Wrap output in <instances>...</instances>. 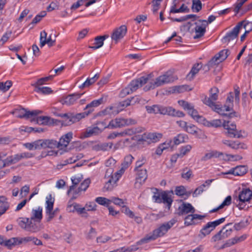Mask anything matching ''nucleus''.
Returning a JSON list of instances; mask_svg holds the SVG:
<instances>
[{
    "instance_id": "nucleus-54",
    "label": "nucleus",
    "mask_w": 252,
    "mask_h": 252,
    "mask_svg": "<svg viewBox=\"0 0 252 252\" xmlns=\"http://www.w3.org/2000/svg\"><path fill=\"white\" fill-rule=\"evenodd\" d=\"M249 223L248 220H242L239 223H235L234 225V228L236 230H240L248 226Z\"/></svg>"
},
{
    "instance_id": "nucleus-10",
    "label": "nucleus",
    "mask_w": 252,
    "mask_h": 252,
    "mask_svg": "<svg viewBox=\"0 0 252 252\" xmlns=\"http://www.w3.org/2000/svg\"><path fill=\"white\" fill-rule=\"evenodd\" d=\"M136 123L135 120L129 118H116L114 120H111L107 127H110L112 128L128 126L129 125H134Z\"/></svg>"
},
{
    "instance_id": "nucleus-40",
    "label": "nucleus",
    "mask_w": 252,
    "mask_h": 252,
    "mask_svg": "<svg viewBox=\"0 0 252 252\" xmlns=\"http://www.w3.org/2000/svg\"><path fill=\"white\" fill-rule=\"evenodd\" d=\"M19 245L18 237H13L9 239H6L4 246L9 249H12L14 247Z\"/></svg>"
},
{
    "instance_id": "nucleus-46",
    "label": "nucleus",
    "mask_w": 252,
    "mask_h": 252,
    "mask_svg": "<svg viewBox=\"0 0 252 252\" xmlns=\"http://www.w3.org/2000/svg\"><path fill=\"white\" fill-rule=\"evenodd\" d=\"M198 18V16L195 14H189L185 16L181 17L179 18H171V20L173 22H182L183 21H185L189 19L193 18V21L195 20L196 18Z\"/></svg>"
},
{
    "instance_id": "nucleus-19",
    "label": "nucleus",
    "mask_w": 252,
    "mask_h": 252,
    "mask_svg": "<svg viewBox=\"0 0 252 252\" xmlns=\"http://www.w3.org/2000/svg\"><path fill=\"white\" fill-rule=\"evenodd\" d=\"M195 211L194 208L189 203L183 202L177 209V214L183 216L189 213H194Z\"/></svg>"
},
{
    "instance_id": "nucleus-23",
    "label": "nucleus",
    "mask_w": 252,
    "mask_h": 252,
    "mask_svg": "<svg viewBox=\"0 0 252 252\" xmlns=\"http://www.w3.org/2000/svg\"><path fill=\"white\" fill-rule=\"evenodd\" d=\"M126 26L122 25L113 32L111 38L112 39L117 41L118 39L122 38L126 35Z\"/></svg>"
},
{
    "instance_id": "nucleus-1",
    "label": "nucleus",
    "mask_w": 252,
    "mask_h": 252,
    "mask_svg": "<svg viewBox=\"0 0 252 252\" xmlns=\"http://www.w3.org/2000/svg\"><path fill=\"white\" fill-rule=\"evenodd\" d=\"M177 221L175 218L162 224L159 227L155 229L151 233L146 235L143 238L137 242L138 245H142L156 240L158 237L163 236Z\"/></svg>"
},
{
    "instance_id": "nucleus-13",
    "label": "nucleus",
    "mask_w": 252,
    "mask_h": 252,
    "mask_svg": "<svg viewBox=\"0 0 252 252\" xmlns=\"http://www.w3.org/2000/svg\"><path fill=\"white\" fill-rule=\"evenodd\" d=\"M244 21H241L232 29V31L227 32L226 35L222 38L221 41L223 43L228 44L229 42L237 38L239 32Z\"/></svg>"
},
{
    "instance_id": "nucleus-8",
    "label": "nucleus",
    "mask_w": 252,
    "mask_h": 252,
    "mask_svg": "<svg viewBox=\"0 0 252 252\" xmlns=\"http://www.w3.org/2000/svg\"><path fill=\"white\" fill-rule=\"evenodd\" d=\"M230 54L228 49H224L220 51L216 54L204 67V69L207 68V70L210 69V67L215 65L224 61Z\"/></svg>"
},
{
    "instance_id": "nucleus-49",
    "label": "nucleus",
    "mask_w": 252,
    "mask_h": 252,
    "mask_svg": "<svg viewBox=\"0 0 252 252\" xmlns=\"http://www.w3.org/2000/svg\"><path fill=\"white\" fill-rule=\"evenodd\" d=\"M134 158L131 155L126 156L124 159V161L122 163L121 166L124 167V168H127L131 164Z\"/></svg>"
},
{
    "instance_id": "nucleus-32",
    "label": "nucleus",
    "mask_w": 252,
    "mask_h": 252,
    "mask_svg": "<svg viewBox=\"0 0 252 252\" xmlns=\"http://www.w3.org/2000/svg\"><path fill=\"white\" fill-rule=\"evenodd\" d=\"M223 144L231 147L233 149H238L239 148L242 149L246 148V145L244 143H241L237 141H231L227 140L222 141Z\"/></svg>"
},
{
    "instance_id": "nucleus-2",
    "label": "nucleus",
    "mask_w": 252,
    "mask_h": 252,
    "mask_svg": "<svg viewBox=\"0 0 252 252\" xmlns=\"http://www.w3.org/2000/svg\"><path fill=\"white\" fill-rule=\"evenodd\" d=\"M252 198V191L250 189H243L238 196H233V203L239 210H243L247 202H250Z\"/></svg>"
},
{
    "instance_id": "nucleus-28",
    "label": "nucleus",
    "mask_w": 252,
    "mask_h": 252,
    "mask_svg": "<svg viewBox=\"0 0 252 252\" xmlns=\"http://www.w3.org/2000/svg\"><path fill=\"white\" fill-rule=\"evenodd\" d=\"M106 100V98H104V96H102L101 98L98 99L94 100L92 101L91 103L88 104L85 108H84V110L86 111H91V113H92L94 110V107H96L100 105V104L105 102Z\"/></svg>"
},
{
    "instance_id": "nucleus-11",
    "label": "nucleus",
    "mask_w": 252,
    "mask_h": 252,
    "mask_svg": "<svg viewBox=\"0 0 252 252\" xmlns=\"http://www.w3.org/2000/svg\"><path fill=\"white\" fill-rule=\"evenodd\" d=\"M19 225L22 228L32 233L37 232L40 230L39 226L29 218H22L19 221Z\"/></svg>"
},
{
    "instance_id": "nucleus-42",
    "label": "nucleus",
    "mask_w": 252,
    "mask_h": 252,
    "mask_svg": "<svg viewBox=\"0 0 252 252\" xmlns=\"http://www.w3.org/2000/svg\"><path fill=\"white\" fill-rule=\"evenodd\" d=\"M40 139L35 141L32 143H26L24 144V146L29 150H40Z\"/></svg>"
},
{
    "instance_id": "nucleus-31",
    "label": "nucleus",
    "mask_w": 252,
    "mask_h": 252,
    "mask_svg": "<svg viewBox=\"0 0 252 252\" xmlns=\"http://www.w3.org/2000/svg\"><path fill=\"white\" fill-rule=\"evenodd\" d=\"M202 67V64L201 63H195L192 67L190 72L187 75V79L189 80H192Z\"/></svg>"
},
{
    "instance_id": "nucleus-5",
    "label": "nucleus",
    "mask_w": 252,
    "mask_h": 252,
    "mask_svg": "<svg viewBox=\"0 0 252 252\" xmlns=\"http://www.w3.org/2000/svg\"><path fill=\"white\" fill-rule=\"evenodd\" d=\"M150 76L151 75H148L132 80L127 87L121 91V96H125L136 91L139 87H142L148 82Z\"/></svg>"
},
{
    "instance_id": "nucleus-37",
    "label": "nucleus",
    "mask_w": 252,
    "mask_h": 252,
    "mask_svg": "<svg viewBox=\"0 0 252 252\" xmlns=\"http://www.w3.org/2000/svg\"><path fill=\"white\" fill-rule=\"evenodd\" d=\"M9 204L4 196H0V213L3 214L9 209Z\"/></svg>"
},
{
    "instance_id": "nucleus-63",
    "label": "nucleus",
    "mask_w": 252,
    "mask_h": 252,
    "mask_svg": "<svg viewBox=\"0 0 252 252\" xmlns=\"http://www.w3.org/2000/svg\"><path fill=\"white\" fill-rule=\"evenodd\" d=\"M49 118L47 116H40L36 118V123L43 125H47L49 123Z\"/></svg>"
},
{
    "instance_id": "nucleus-38",
    "label": "nucleus",
    "mask_w": 252,
    "mask_h": 252,
    "mask_svg": "<svg viewBox=\"0 0 252 252\" xmlns=\"http://www.w3.org/2000/svg\"><path fill=\"white\" fill-rule=\"evenodd\" d=\"M42 209L39 207L37 210L32 209V216L30 219L40 222L42 218Z\"/></svg>"
},
{
    "instance_id": "nucleus-12",
    "label": "nucleus",
    "mask_w": 252,
    "mask_h": 252,
    "mask_svg": "<svg viewBox=\"0 0 252 252\" xmlns=\"http://www.w3.org/2000/svg\"><path fill=\"white\" fill-rule=\"evenodd\" d=\"M113 170L112 168L108 169L105 173L104 178L107 180V182L104 187V188L107 190H112L117 182L119 180L116 174H112Z\"/></svg>"
},
{
    "instance_id": "nucleus-59",
    "label": "nucleus",
    "mask_w": 252,
    "mask_h": 252,
    "mask_svg": "<svg viewBox=\"0 0 252 252\" xmlns=\"http://www.w3.org/2000/svg\"><path fill=\"white\" fill-rule=\"evenodd\" d=\"M110 200L111 203L113 202L116 205L122 207V208H123V206H126L124 205V202L123 199L118 197H110Z\"/></svg>"
},
{
    "instance_id": "nucleus-44",
    "label": "nucleus",
    "mask_w": 252,
    "mask_h": 252,
    "mask_svg": "<svg viewBox=\"0 0 252 252\" xmlns=\"http://www.w3.org/2000/svg\"><path fill=\"white\" fill-rule=\"evenodd\" d=\"M137 172V179L144 182L147 178L148 175L146 169H140L135 170Z\"/></svg>"
},
{
    "instance_id": "nucleus-14",
    "label": "nucleus",
    "mask_w": 252,
    "mask_h": 252,
    "mask_svg": "<svg viewBox=\"0 0 252 252\" xmlns=\"http://www.w3.org/2000/svg\"><path fill=\"white\" fill-rule=\"evenodd\" d=\"M142 127H133L131 128L126 129L121 132H114L110 133L108 136V139H114L118 136H124L126 135H132L136 133H140L143 131Z\"/></svg>"
},
{
    "instance_id": "nucleus-4",
    "label": "nucleus",
    "mask_w": 252,
    "mask_h": 252,
    "mask_svg": "<svg viewBox=\"0 0 252 252\" xmlns=\"http://www.w3.org/2000/svg\"><path fill=\"white\" fill-rule=\"evenodd\" d=\"M175 78L173 76V72L169 70L166 72L162 75H160L157 78L155 81L150 82V86H146L144 90L145 91L153 89L156 87L162 86L165 84L169 83L174 81Z\"/></svg>"
},
{
    "instance_id": "nucleus-62",
    "label": "nucleus",
    "mask_w": 252,
    "mask_h": 252,
    "mask_svg": "<svg viewBox=\"0 0 252 252\" xmlns=\"http://www.w3.org/2000/svg\"><path fill=\"white\" fill-rule=\"evenodd\" d=\"M192 148V147L190 145H187L185 146H183L180 149V155L181 157L186 155L187 153L190 152Z\"/></svg>"
},
{
    "instance_id": "nucleus-43",
    "label": "nucleus",
    "mask_w": 252,
    "mask_h": 252,
    "mask_svg": "<svg viewBox=\"0 0 252 252\" xmlns=\"http://www.w3.org/2000/svg\"><path fill=\"white\" fill-rule=\"evenodd\" d=\"M166 115L178 117H183L185 116L183 112L178 110L176 111L171 107H167V114Z\"/></svg>"
},
{
    "instance_id": "nucleus-22",
    "label": "nucleus",
    "mask_w": 252,
    "mask_h": 252,
    "mask_svg": "<svg viewBox=\"0 0 252 252\" xmlns=\"http://www.w3.org/2000/svg\"><path fill=\"white\" fill-rule=\"evenodd\" d=\"M247 172V167L244 165H240L232 168L230 169L228 172H222V174L224 175L232 174L235 176H242L245 174Z\"/></svg>"
},
{
    "instance_id": "nucleus-57",
    "label": "nucleus",
    "mask_w": 252,
    "mask_h": 252,
    "mask_svg": "<svg viewBox=\"0 0 252 252\" xmlns=\"http://www.w3.org/2000/svg\"><path fill=\"white\" fill-rule=\"evenodd\" d=\"M129 100L130 101L131 105H134L136 103L142 104L144 103L145 101V100L138 95L131 97L130 98H129Z\"/></svg>"
},
{
    "instance_id": "nucleus-27",
    "label": "nucleus",
    "mask_w": 252,
    "mask_h": 252,
    "mask_svg": "<svg viewBox=\"0 0 252 252\" xmlns=\"http://www.w3.org/2000/svg\"><path fill=\"white\" fill-rule=\"evenodd\" d=\"M205 216L200 215L198 214H191L186 216L185 218V224L186 226H189L193 224H195V220H202L205 218Z\"/></svg>"
},
{
    "instance_id": "nucleus-61",
    "label": "nucleus",
    "mask_w": 252,
    "mask_h": 252,
    "mask_svg": "<svg viewBox=\"0 0 252 252\" xmlns=\"http://www.w3.org/2000/svg\"><path fill=\"white\" fill-rule=\"evenodd\" d=\"M91 183V180L88 178L85 179L82 183H81L80 187L78 188L79 190L82 191H86L89 187Z\"/></svg>"
},
{
    "instance_id": "nucleus-15",
    "label": "nucleus",
    "mask_w": 252,
    "mask_h": 252,
    "mask_svg": "<svg viewBox=\"0 0 252 252\" xmlns=\"http://www.w3.org/2000/svg\"><path fill=\"white\" fill-rule=\"evenodd\" d=\"M198 22H194L195 27L194 28L195 35L193 36L194 39H198L203 36L206 32V27L207 25V22L205 20H199Z\"/></svg>"
},
{
    "instance_id": "nucleus-53",
    "label": "nucleus",
    "mask_w": 252,
    "mask_h": 252,
    "mask_svg": "<svg viewBox=\"0 0 252 252\" xmlns=\"http://www.w3.org/2000/svg\"><path fill=\"white\" fill-rule=\"evenodd\" d=\"M12 85L11 81H7L5 83L0 82V91L6 92L11 87Z\"/></svg>"
},
{
    "instance_id": "nucleus-52",
    "label": "nucleus",
    "mask_w": 252,
    "mask_h": 252,
    "mask_svg": "<svg viewBox=\"0 0 252 252\" xmlns=\"http://www.w3.org/2000/svg\"><path fill=\"white\" fill-rule=\"evenodd\" d=\"M34 91L38 93L49 94L52 92V90L49 87L40 86L35 88Z\"/></svg>"
},
{
    "instance_id": "nucleus-18",
    "label": "nucleus",
    "mask_w": 252,
    "mask_h": 252,
    "mask_svg": "<svg viewBox=\"0 0 252 252\" xmlns=\"http://www.w3.org/2000/svg\"><path fill=\"white\" fill-rule=\"evenodd\" d=\"M83 94V93H74L70 94L66 96L63 97L60 101L63 105H66L68 106L73 105L76 102L77 100L81 97Z\"/></svg>"
},
{
    "instance_id": "nucleus-33",
    "label": "nucleus",
    "mask_w": 252,
    "mask_h": 252,
    "mask_svg": "<svg viewBox=\"0 0 252 252\" xmlns=\"http://www.w3.org/2000/svg\"><path fill=\"white\" fill-rule=\"evenodd\" d=\"M178 3H173V5L170 8V13H181V12H189V9L188 7L187 6L185 5V4H182L181 7L179 8H177Z\"/></svg>"
},
{
    "instance_id": "nucleus-26",
    "label": "nucleus",
    "mask_w": 252,
    "mask_h": 252,
    "mask_svg": "<svg viewBox=\"0 0 252 252\" xmlns=\"http://www.w3.org/2000/svg\"><path fill=\"white\" fill-rule=\"evenodd\" d=\"M72 132H69L63 135L60 138V140L58 142L60 149H62L63 148H66L68 146V144L72 138Z\"/></svg>"
},
{
    "instance_id": "nucleus-50",
    "label": "nucleus",
    "mask_w": 252,
    "mask_h": 252,
    "mask_svg": "<svg viewBox=\"0 0 252 252\" xmlns=\"http://www.w3.org/2000/svg\"><path fill=\"white\" fill-rule=\"evenodd\" d=\"M187 139V135L183 134H179L174 138V143L175 145H179L180 143L186 142Z\"/></svg>"
},
{
    "instance_id": "nucleus-60",
    "label": "nucleus",
    "mask_w": 252,
    "mask_h": 252,
    "mask_svg": "<svg viewBox=\"0 0 252 252\" xmlns=\"http://www.w3.org/2000/svg\"><path fill=\"white\" fill-rule=\"evenodd\" d=\"M146 162V159L145 157H140L136 162L135 163V167L134 168V170H138L141 169V167L144 165Z\"/></svg>"
},
{
    "instance_id": "nucleus-36",
    "label": "nucleus",
    "mask_w": 252,
    "mask_h": 252,
    "mask_svg": "<svg viewBox=\"0 0 252 252\" xmlns=\"http://www.w3.org/2000/svg\"><path fill=\"white\" fill-rule=\"evenodd\" d=\"M108 35H103V36H96L94 38V46H90L89 48L93 49V50H96L98 49L102 46L103 45V41L106 39V37H108Z\"/></svg>"
},
{
    "instance_id": "nucleus-55",
    "label": "nucleus",
    "mask_w": 252,
    "mask_h": 252,
    "mask_svg": "<svg viewBox=\"0 0 252 252\" xmlns=\"http://www.w3.org/2000/svg\"><path fill=\"white\" fill-rule=\"evenodd\" d=\"M248 0H237V1L234 4V11L235 14L239 13L243 5Z\"/></svg>"
},
{
    "instance_id": "nucleus-51",
    "label": "nucleus",
    "mask_w": 252,
    "mask_h": 252,
    "mask_svg": "<svg viewBox=\"0 0 252 252\" xmlns=\"http://www.w3.org/2000/svg\"><path fill=\"white\" fill-rule=\"evenodd\" d=\"M113 143H102L97 145V150L101 151H108L111 149L112 147Z\"/></svg>"
},
{
    "instance_id": "nucleus-17",
    "label": "nucleus",
    "mask_w": 252,
    "mask_h": 252,
    "mask_svg": "<svg viewBox=\"0 0 252 252\" xmlns=\"http://www.w3.org/2000/svg\"><path fill=\"white\" fill-rule=\"evenodd\" d=\"M232 224V223H228L225 225L219 231L217 234L212 237V240L216 242L221 239H223L228 237L232 233V229L231 228L226 229L229 225Z\"/></svg>"
},
{
    "instance_id": "nucleus-34",
    "label": "nucleus",
    "mask_w": 252,
    "mask_h": 252,
    "mask_svg": "<svg viewBox=\"0 0 252 252\" xmlns=\"http://www.w3.org/2000/svg\"><path fill=\"white\" fill-rule=\"evenodd\" d=\"M161 203L166 204L168 209H170L173 202V199L168 193L164 191L161 193Z\"/></svg>"
},
{
    "instance_id": "nucleus-41",
    "label": "nucleus",
    "mask_w": 252,
    "mask_h": 252,
    "mask_svg": "<svg viewBox=\"0 0 252 252\" xmlns=\"http://www.w3.org/2000/svg\"><path fill=\"white\" fill-rule=\"evenodd\" d=\"M83 179L82 175L80 176H74L71 177V180L72 183V185L70 186L69 189L67 191V194H69L70 192L75 189V186L78 185Z\"/></svg>"
},
{
    "instance_id": "nucleus-35",
    "label": "nucleus",
    "mask_w": 252,
    "mask_h": 252,
    "mask_svg": "<svg viewBox=\"0 0 252 252\" xmlns=\"http://www.w3.org/2000/svg\"><path fill=\"white\" fill-rule=\"evenodd\" d=\"M68 208L70 209L69 212H74L76 211L79 214H83L86 213V207H81V205L76 203L68 205Z\"/></svg>"
},
{
    "instance_id": "nucleus-29",
    "label": "nucleus",
    "mask_w": 252,
    "mask_h": 252,
    "mask_svg": "<svg viewBox=\"0 0 252 252\" xmlns=\"http://www.w3.org/2000/svg\"><path fill=\"white\" fill-rule=\"evenodd\" d=\"M21 160L19 154L14 155V156H10L6 158V161L4 162H1V164L0 167H4L6 166L12 164H15Z\"/></svg>"
},
{
    "instance_id": "nucleus-45",
    "label": "nucleus",
    "mask_w": 252,
    "mask_h": 252,
    "mask_svg": "<svg viewBox=\"0 0 252 252\" xmlns=\"http://www.w3.org/2000/svg\"><path fill=\"white\" fill-rule=\"evenodd\" d=\"M46 199V212H49L51 210H53V209L54 199L52 198L51 194H49L47 195Z\"/></svg>"
},
{
    "instance_id": "nucleus-58",
    "label": "nucleus",
    "mask_w": 252,
    "mask_h": 252,
    "mask_svg": "<svg viewBox=\"0 0 252 252\" xmlns=\"http://www.w3.org/2000/svg\"><path fill=\"white\" fill-rule=\"evenodd\" d=\"M192 174V171L188 168L186 167L183 169L181 176L183 178L188 180L190 178Z\"/></svg>"
},
{
    "instance_id": "nucleus-30",
    "label": "nucleus",
    "mask_w": 252,
    "mask_h": 252,
    "mask_svg": "<svg viewBox=\"0 0 252 252\" xmlns=\"http://www.w3.org/2000/svg\"><path fill=\"white\" fill-rule=\"evenodd\" d=\"M188 114L197 122L201 124H205L204 121H205L204 118L198 114V112L193 108L192 106L188 110Z\"/></svg>"
},
{
    "instance_id": "nucleus-7",
    "label": "nucleus",
    "mask_w": 252,
    "mask_h": 252,
    "mask_svg": "<svg viewBox=\"0 0 252 252\" xmlns=\"http://www.w3.org/2000/svg\"><path fill=\"white\" fill-rule=\"evenodd\" d=\"M42 111L39 110H33L32 111H28L27 109L21 108L19 109H16L13 111L11 112V114H15L16 117L19 118H25L28 119L30 118H32L31 121H34V118L38 114L41 113Z\"/></svg>"
},
{
    "instance_id": "nucleus-6",
    "label": "nucleus",
    "mask_w": 252,
    "mask_h": 252,
    "mask_svg": "<svg viewBox=\"0 0 252 252\" xmlns=\"http://www.w3.org/2000/svg\"><path fill=\"white\" fill-rule=\"evenodd\" d=\"M225 220V218H221L215 221L208 222L200 230L199 236L202 238L209 235L217 226L223 223Z\"/></svg>"
},
{
    "instance_id": "nucleus-56",
    "label": "nucleus",
    "mask_w": 252,
    "mask_h": 252,
    "mask_svg": "<svg viewBox=\"0 0 252 252\" xmlns=\"http://www.w3.org/2000/svg\"><path fill=\"white\" fill-rule=\"evenodd\" d=\"M247 238V235L244 234L240 237H235L230 239V242L231 243L232 245H233L239 242L244 241Z\"/></svg>"
},
{
    "instance_id": "nucleus-39",
    "label": "nucleus",
    "mask_w": 252,
    "mask_h": 252,
    "mask_svg": "<svg viewBox=\"0 0 252 252\" xmlns=\"http://www.w3.org/2000/svg\"><path fill=\"white\" fill-rule=\"evenodd\" d=\"M101 132V130L98 126L90 127L84 133V137H89L93 135L97 134Z\"/></svg>"
},
{
    "instance_id": "nucleus-48",
    "label": "nucleus",
    "mask_w": 252,
    "mask_h": 252,
    "mask_svg": "<svg viewBox=\"0 0 252 252\" xmlns=\"http://www.w3.org/2000/svg\"><path fill=\"white\" fill-rule=\"evenodd\" d=\"M191 9L193 12H198L202 7V5L200 0H192Z\"/></svg>"
},
{
    "instance_id": "nucleus-47",
    "label": "nucleus",
    "mask_w": 252,
    "mask_h": 252,
    "mask_svg": "<svg viewBox=\"0 0 252 252\" xmlns=\"http://www.w3.org/2000/svg\"><path fill=\"white\" fill-rule=\"evenodd\" d=\"M95 200L98 204L107 207V208L111 204L110 198L108 199L103 197H98L95 198Z\"/></svg>"
},
{
    "instance_id": "nucleus-21",
    "label": "nucleus",
    "mask_w": 252,
    "mask_h": 252,
    "mask_svg": "<svg viewBox=\"0 0 252 252\" xmlns=\"http://www.w3.org/2000/svg\"><path fill=\"white\" fill-rule=\"evenodd\" d=\"M167 107L158 105H154L153 106H146V109L148 113L166 115L167 114Z\"/></svg>"
},
{
    "instance_id": "nucleus-9",
    "label": "nucleus",
    "mask_w": 252,
    "mask_h": 252,
    "mask_svg": "<svg viewBox=\"0 0 252 252\" xmlns=\"http://www.w3.org/2000/svg\"><path fill=\"white\" fill-rule=\"evenodd\" d=\"M91 114V111H85L79 113H68V120H63L62 125L64 126H69L73 123L79 122L80 120L85 118Z\"/></svg>"
},
{
    "instance_id": "nucleus-20",
    "label": "nucleus",
    "mask_w": 252,
    "mask_h": 252,
    "mask_svg": "<svg viewBox=\"0 0 252 252\" xmlns=\"http://www.w3.org/2000/svg\"><path fill=\"white\" fill-rule=\"evenodd\" d=\"M162 137V134L160 133H144L141 138H139L138 140L139 141H145L148 143H155L157 142Z\"/></svg>"
},
{
    "instance_id": "nucleus-64",
    "label": "nucleus",
    "mask_w": 252,
    "mask_h": 252,
    "mask_svg": "<svg viewBox=\"0 0 252 252\" xmlns=\"http://www.w3.org/2000/svg\"><path fill=\"white\" fill-rule=\"evenodd\" d=\"M185 131L192 134H196L197 133V128L194 125L190 124L187 125Z\"/></svg>"
},
{
    "instance_id": "nucleus-25",
    "label": "nucleus",
    "mask_w": 252,
    "mask_h": 252,
    "mask_svg": "<svg viewBox=\"0 0 252 252\" xmlns=\"http://www.w3.org/2000/svg\"><path fill=\"white\" fill-rule=\"evenodd\" d=\"M40 147L41 149L50 148L56 147L60 148L58 142L53 139H40Z\"/></svg>"
},
{
    "instance_id": "nucleus-3",
    "label": "nucleus",
    "mask_w": 252,
    "mask_h": 252,
    "mask_svg": "<svg viewBox=\"0 0 252 252\" xmlns=\"http://www.w3.org/2000/svg\"><path fill=\"white\" fill-rule=\"evenodd\" d=\"M219 92V90L218 88L213 87L211 88L210 90L209 97L205 96L202 101L205 104L209 106L214 111L221 115H224V114L221 113L222 111V108L214 102L218 99Z\"/></svg>"
},
{
    "instance_id": "nucleus-24",
    "label": "nucleus",
    "mask_w": 252,
    "mask_h": 252,
    "mask_svg": "<svg viewBox=\"0 0 252 252\" xmlns=\"http://www.w3.org/2000/svg\"><path fill=\"white\" fill-rule=\"evenodd\" d=\"M119 112L117 107L110 106L106 107L104 110L99 112L96 116H109L111 117L118 114Z\"/></svg>"
},
{
    "instance_id": "nucleus-16",
    "label": "nucleus",
    "mask_w": 252,
    "mask_h": 252,
    "mask_svg": "<svg viewBox=\"0 0 252 252\" xmlns=\"http://www.w3.org/2000/svg\"><path fill=\"white\" fill-rule=\"evenodd\" d=\"M224 129L227 130L228 136L231 138H241L242 137L241 131H237L236 126L234 123L230 124L229 122H224L222 125Z\"/></svg>"
}]
</instances>
